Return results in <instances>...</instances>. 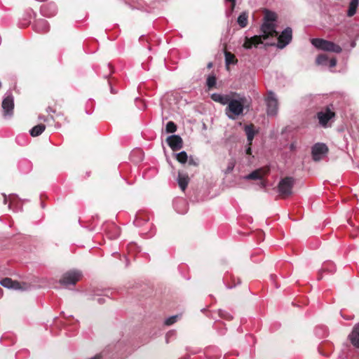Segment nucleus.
Wrapping results in <instances>:
<instances>
[{
    "label": "nucleus",
    "instance_id": "obj_1",
    "mask_svg": "<svg viewBox=\"0 0 359 359\" xmlns=\"http://www.w3.org/2000/svg\"><path fill=\"white\" fill-rule=\"evenodd\" d=\"M245 98L244 97L239 99H229L226 108V114L231 118L234 119L235 116L241 115L244 109V103Z\"/></svg>",
    "mask_w": 359,
    "mask_h": 359
},
{
    "label": "nucleus",
    "instance_id": "obj_2",
    "mask_svg": "<svg viewBox=\"0 0 359 359\" xmlns=\"http://www.w3.org/2000/svg\"><path fill=\"white\" fill-rule=\"evenodd\" d=\"M311 42L318 50L336 53H340L342 51V48L339 45L330 41L316 38L312 39Z\"/></svg>",
    "mask_w": 359,
    "mask_h": 359
},
{
    "label": "nucleus",
    "instance_id": "obj_3",
    "mask_svg": "<svg viewBox=\"0 0 359 359\" xmlns=\"http://www.w3.org/2000/svg\"><path fill=\"white\" fill-rule=\"evenodd\" d=\"M81 273L77 270L69 271L63 274L60 283L65 287L74 285L81 278Z\"/></svg>",
    "mask_w": 359,
    "mask_h": 359
},
{
    "label": "nucleus",
    "instance_id": "obj_4",
    "mask_svg": "<svg viewBox=\"0 0 359 359\" xmlns=\"http://www.w3.org/2000/svg\"><path fill=\"white\" fill-rule=\"evenodd\" d=\"M265 102L267 115L270 116H276L278 111V102L275 93L272 91L269 92Z\"/></svg>",
    "mask_w": 359,
    "mask_h": 359
},
{
    "label": "nucleus",
    "instance_id": "obj_5",
    "mask_svg": "<svg viewBox=\"0 0 359 359\" xmlns=\"http://www.w3.org/2000/svg\"><path fill=\"white\" fill-rule=\"evenodd\" d=\"M294 180L291 177H286L282 179L278 184V192L283 197L289 196L292 194Z\"/></svg>",
    "mask_w": 359,
    "mask_h": 359
},
{
    "label": "nucleus",
    "instance_id": "obj_6",
    "mask_svg": "<svg viewBox=\"0 0 359 359\" xmlns=\"http://www.w3.org/2000/svg\"><path fill=\"white\" fill-rule=\"evenodd\" d=\"M1 107L4 111V116H11L13 114L14 97L11 92H7L3 99Z\"/></svg>",
    "mask_w": 359,
    "mask_h": 359
},
{
    "label": "nucleus",
    "instance_id": "obj_7",
    "mask_svg": "<svg viewBox=\"0 0 359 359\" xmlns=\"http://www.w3.org/2000/svg\"><path fill=\"white\" fill-rule=\"evenodd\" d=\"M327 152L328 147L324 143H316L311 148L312 158L315 161L322 160Z\"/></svg>",
    "mask_w": 359,
    "mask_h": 359
},
{
    "label": "nucleus",
    "instance_id": "obj_8",
    "mask_svg": "<svg viewBox=\"0 0 359 359\" xmlns=\"http://www.w3.org/2000/svg\"><path fill=\"white\" fill-rule=\"evenodd\" d=\"M292 39V28L286 27L279 35L278 38L277 47L280 49L284 48L288 45Z\"/></svg>",
    "mask_w": 359,
    "mask_h": 359
},
{
    "label": "nucleus",
    "instance_id": "obj_9",
    "mask_svg": "<svg viewBox=\"0 0 359 359\" xmlns=\"http://www.w3.org/2000/svg\"><path fill=\"white\" fill-rule=\"evenodd\" d=\"M261 31L262 34L259 36H261L262 40H266L270 36L277 35L276 25L272 22H264L261 27Z\"/></svg>",
    "mask_w": 359,
    "mask_h": 359
},
{
    "label": "nucleus",
    "instance_id": "obj_10",
    "mask_svg": "<svg viewBox=\"0 0 359 359\" xmlns=\"http://www.w3.org/2000/svg\"><path fill=\"white\" fill-rule=\"evenodd\" d=\"M334 112L331 111L328 107H327L325 111L318 112L317 118L318 119L319 124L324 128L327 127L329 121L334 118Z\"/></svg>",
    "mask_w": 359,
    "mask_h": 359
},
{
    "label": "nucleus",
    "instance_id": "obj_11",
    "mask_svg": "<svg viewBox=\"0 0 359 359\" xmlns=\"http://www.w3.org/2000/svg\"><path fill=\"white\" fill-rule=\"evenodd\" d=\"M167 143L172 151H178L183 147L182 137L177 135H172L167 138Z\"/></svg>",
    "mask_w": 359,
    "mask_h": 359
},
{
    "label": "nucleus",
    "instance_id": "obj_12",
    "mask_svg": "<svg viewBox=\"0 0 359 359\" xmlns=\"http://www.w3.org/2000/svg\"><path fill=\"white\" fill-rule=\"evenodd\" d=\"M41 13L48 18H50L54 16L57 11V6L55 3L49 2L45 4H43L41 7Z\"/></svg>",
    "mask_w": 359,
    "mask_h": 359
},
{
    "label": "nucleus",
    "instance_id": "obj_13",
    "mask_svg": "<svg viewBox=\"0 0 359 359\" xmlns=\"http://www.w3.org/2000/svg\"><path fill=\"white\" fill-rule=\"evenodd\" d=\"M0 284L8 289H14V290H25L27 289V287H22L21 283L18 281H13L10 278H3L0 281Z\"/></svg>",
    "mask_w": 359,
    "mask_h": 359
},
{
    "label": "nucleus",
    "instance_id": "obj_14",
    "mask_svg": "<svg viewBox=\"0 0 359 359\" xmlns=\"http://www.w3.org/2000/svg\"><path fill=\"white\" fill-rule=\"evenodd\" d=\"M33 27L39 33H46L49 30V25L45 19L36 20L34 23Z\"/></svg>",
    "mask_w": 359,
    "mask_h": 359
},
{
    "label": "nucleus",
    "instance_id": "obj_15",
    "mask_svg": "<svg viewBox=\"0 0 359 359\" xmlns=\"http://www.w3.org/2000/svg\"><path fill=\"white\" fill-rule=\"evenodd\" d=\"M173 206L175 210L179 214H185L188 210V205L184 198H177L173 201Z\"/></svg>",
    "mask_w": 359,
    "mask_h": 359
},
{
    "label": "nucleus",
    "instance_id": "obj_16",
    "mask_svg": "<svg viewBox=\"0 0 359 359\" xmlns=\"http://www.w3.org/2000/svg\"><path fill=\"white\" fill-rule=\"evenodd\" d=\"M263 43L261 36H254L251 38L245 37L243 46L246 49H250L252 46L257 47Z\"/></svg>",
    "mask_w": 359,
    "mask_h": 359
},
{
    "label": "nucleus",
    "instance_id": "obj_17",
    "mask_svg": "<svg viewBox=\"0 0 359 359\" xmlns=\"http://www.w3.org/2000/svg\"><path fill=\"white\" fill-rule=\"evenodd\" d=\"M348 339L353 346L359 348V323L354 325Z\"/></svg>",
    "mask_w": 359,
    "mask_h": 359
},
{
    "label": "nucleus",
    "instance_id": "obj_18",
    "mask_svg": "<svg viewBox=\"0 0 359 359\" xmlns=\"http://www.w3.org/2000/svg\"><path fill=\"white\" fill-rule=\"evenodd\" d=\"M189 182V177L188 175L184 172H178V177H177V182L179 184V187L182 191H184L186 188L187 187V185Z\"/></svg>",
    "mask_w": 359,
    "mask_h": 359
},
{
    "label": "nucleus",
    "instance_id": "obj_19",
    "mask_svg": "<svg viewBox=\"0 0 359 359\" xmlns=\"http://www.w3.org/2000/svg\"><path fill=\"white\" fill-rule=\"evenodd\" d=\"M210 97L213 101L219 102L223 105L227 104L230 99L229 95H222L219 93H212Z\"/></svg>",
    "mask_w": 359,
    "mask_h": 359
},
{
    "label": "nucleus",
    "instance_id": "obj_20",
    "mask_svg": "<svg viewBox=\"0 0 359 359\" xmlns=\"http://www.w3.org/2000/svg\"><path fill=\"white\" fill-rule=\"evenodd\" d=\"M263 177L262 169H257L250 174L243 177L245 180H262Z\"/></svg>",
    "mask_w": 359,
    "mask_h": 359
},
{
    "label": "nucleus",
    "instance_id": "obj_21",
    "mask_svg": "<svg viewBox=\"0 0 359 359\" xmlns=\"http://www.w3.org/2000/svg\"><path fill=\"white\" fill-rule=\"evenodd\" d=\"M244 130L247 136L248 144L251 145L255 135L254 127L252 125H246Z\"/></svg>",
    "mask_w": 359,
    "mask_h": 359
},
{
    "label": "nucleus",
    "instance_id": "obj_22",
    "mask_svg": "<svg viewBox=\"0 0 359 359\" xmlns=\"http://www.w3.org/2000/svg\"><path fill=\"white\" fill-rule=\"evenodd\" d=\"M237 23L241 28L247 27L248 23V13L245 11L241 13L237 18Z\"/></svg>",
    "mask_w": 359,
    "mask_h": 359
},
{
    "label": "nucleus",
    "instance_id": "obj_23",
    "mask_svg": "<svg viewBox=\"0 0 359 359\" xmlns=\"http://www.w3.org/2000/svg\"><path fill=\"white\" fill-rule=\"evenodd\" d=\"M46 129V126L44 124H38L33 127L30 130L29 133L32 137H37L40 135Z\"/></svg>",
    "mask_w": 359,
    "mask_h": 359
},
{
    "label": "nucleus",
    "instance_id": "obj_24",
    "mask_svg": "<svg viewBox=\"0 0 359 359\" xmlns=\"http://www.w3.org/2000/svg\"><path fill=\"white\" fill-rule=\"evenodd\" d=\"M225 63L226 66L236 63L237 60L233 54L230 52H225Z\"/></svg>",
    "mask_w": 359,
    "mask_h": 359
},
{
    "label": "nucleus",
    "instance_id": "obj_25",
    "mask_svg": "<svg viewBox=\"0 0 359 359\" xmlns=\"http://www.w3.org/2000/svg\"><path fill=\"white\" fill-rule=\"evenodd\" d=\"M328 57L325 54H320L316 57V64L322 66H327Z\"/></svg>",
    "mask_w": 359,
    "mask_h": 359
},
{
    "label": "nucleus",
    "instance_id": "obj_26",
    "mask_svg": "<svg viewBox=\"0 0 359 359\" xmlns=\"http://www.w3.org/2000/svg\"><path fill=\"white\" fill-rule=\"evenodd\" d=\"M176 159L181 163L184 164L187 162L188 156L186 151H182L176 154Z\"/></svg>",
    "mask_w": 359,
    "mask_h": 359
},
{
    "label": "nucleus",
    "instance_id": "obj_27",
    "mask_svg": "<svg viewBox=\"0 0 359 359\" xmlns=\"http://www.w3.org/2000/svg\"><path fill=\"white\" fill-rule=\"evenodd\" d=\"M276 20V13L267 11L265 13L264 16V22H272L274 23V22Z\"/></svg>",
    "mask_w": 359,
    "mask_h": 359
},
{
    "label": "nucleus",
    "instance_id": "obj_28",
    "mask_svg": "<svg viewBox=\"0 0 359 359\" xmlns=\"http://www.w3.org/2000/svg\"><path fill=\"white\" fill-rule=\"evenodd\" d=\"M217 314L220 318L226 320H231L233 319V316L229 313L222 309H219L217 311Z\"/></svg>",
    "mask_w": 359,
    "mask_h": 359
},
{
    "label": "nucleus",
    "instance_id": "obj_29",
    "mask_svg": "<svg viewBox=\"0 0 359 359\" xmlns=\"http://www.w3.org/2000/svg\"><path fill=\"white\" fill-rule=\"evenodd\" d=\"M177 130V126L173 121H168L165 126V131L168 133H173Z\"/></svg>",
    "mask_w": 359,
    "mask_h": 359
},
{
    "label": "nucleus",
    "instance_id": "obj_30",
    "mask_svg": "<svg viewBox=\"0 0 359 359\" xmlns=\"http://www.w3.org/2000/svg\"><path fill=\"white\" fill-rule=\"evenodd\" d=\"M206 84L209 88H212L216 85V77L213 75H210L207 78Z\"/></svg>",
    "mask_w": 359,
    "mask_h": 359
},
{
    "label": "nucleus",
    "instance_id": "obj_31",
    "mask_svg": "<svg viewBox=\"0 0 359 359\" xmlns=\"http://www.w3.org/2000/svg\"><path fill=\"white\" fill-rule=\"evenodd\" d=\"M323 270L332 273L335 271V266L332 262H327L323 264Z\"/></svg>",
    "mask_w": 359,
    "mask_h": 359
},
{
    "label": "nucleus",
    "instance_id": "obj_32",
    "mask_svg": "<svg viewBox=\"0 0 359 359\" xmlns=\"http://www.w3.org/2000/svg\"><path fill=\"white\" fill-rule=\"evenodd\" d=\"M235 165H236L235 160H233V159L229 160L228 162V164H227V167L224 171L225 174L231 173L233 170Z\"/></svg>",
    "mask_w": 359,
    "mask_h": 359
},
{
    "label": "nucleus",
    "instance_id": "obj_33",
    "mask_svg": "<svg viewBox=\"0 0 359 359\" xmlns=\"http://www.w3.org/2000/svg\"><path fill=\"white\" fill-rule=\"evenodd\" d=\"M229 3H230V6L226 11V15L227 17H230L233 14V11L235 9V7H236V1H231V2H229Z\"/></svg>",
    "mask_w": 359,
    "mask_h": 359
},
{
    "label": "nucleus",
    "instance_id": "obj_34",
    "mask_svg": "<svg viewBox=\"0 0 359 359\" xmlns=\"http://www.w3.org/2000/svg\"><path fill=\"white\" fill-rule=\"evenodd\" d=\"M178 317L179 316L176 315V316H170V317L166 318L165 320V324L166 325H171L174 324L177 321Z\"/></svg>",
    "mask_w": 359,
    "mask_h": 359
},
{
    "label": "nucleus",
    "instance_id": "obj_35",
    "mask_svg": "<svg viewBox=\"0 0 359 359\" xmlns=\"http://www.w3.org/2000/svg\"><path fill=\"white\" fill-rule=\"evenodd\" d=\"M187 162H188L189 165H194V166H197L198 165V158H194L191 156H189V158H188Z\"/></svg>",
    "mask_w": 359,
    "mask_h": 359
},
{
    "label": "nucleus",
    "instance_id": "obj_36",
    "mask_svg": "<svg viewBox=\"0 0 359 359\" xmlns=\"http://www.w3.org/2000/svg\"><path fill=\"white\" fill-rule=\"evenodd\" d=\"M175 334H176V332L174 330H172V331H170L168 332L166 335H165V340H166V342L168 343L169 342V340L170 338L172 337H175Z\"/></svg>",
    "mask_w": 359,
    "mask_h": 359
},
{
    "label": "nucleus",
    "instance_id": "obj_37",
    "mask_svg": "<svg viewBox=\"0 0 359 359\" xmlns=\"http://www.w3.org/2000/svg\"><path fill=\"white\" fill-rule=\"evenodd\" d=\"M337 65V60L336 58L333 57L330 60L328 59L327 66L330 67H334Z\"/></svg>",
    "mask_w": 359,
    "mask_h": 359
},
{
    "label": "nucleus",
    "instance_id": "obj_38",
    "mask_svg": "<svg viewBox=\"0 0 359 359\" xmlns=\"http://www.w3.org/2000/svg\"><path fill=\"white\" fill-rule=\"evenodd\" d=\"M356 9L357 8H351L349 6L348 12H347V15L348 17H351V16L354 15L356 12Z\"/></svg>",
    "mask_w": 359,
    "mask_h": 359
},
{
    "label": "nucleus",
    "instance_id": "obj_39",
    "mask_svg": "<svg viewBox=\"0 0 359 359\" xmlns=\"http://www.w3.org/2000/svg\"><path fill=\"white\" fill-rule=\"evenodd\" d=\"M359 4V0H351L349 4V6L351 8H357Z\"/></svg>",
    "mask_w": 359,
    "mask_h": 359
},
{
    "label": "nucleus",
    "instance_id": "obj_40",
    "mask_svg": "<svg viewBox=\"0 0 359 359\" xmlns=\"http://www.w3.org/2000/svg\"><path fill=\"white\" fill-rule=\"evenodd\" d=\"M248 148L246 149L245 150V153L246 154L248 155H252V149H251V145H249L248 144Z\"/></svg>",
    "mask_w": 359,
    "mask_h": 359
},
{
    "label": "nucleus",
    "instance_id": "obj_41",
    "mask_svg": "<svg viewBox=\"0 0 359 359\" xmlns=\"http://www.w3.org/2000/svg\"><path fill=\"white\" fill-rule=\"evenodd\" d=\"M96 300H97V303H99L100 304H103L105 302V299L104 297H98V298H97Z\"/></svg>",
    "mask_w": 359,
    "mask_h": 359
},
{
    "label": "nucleus",
    "instance_id": "obj_42",
    "mask_svg": "<svg viewBox=\"0 0 359 359\" xmlns=\"http://www.w3.org/2000/svg\"><path fill=\"white\" fill-rule=\"evenodd\" d=\"M341 316H342V318H344V319L348 320H352L353 318V316H348H348H344L342 314H341Z\"/></svg>",
    "mask_w": 359,
    "mask_h": 359
},
{
    "label": "nucleus",
    "instance_id": "obj_43",
    "mask_svg": "<svg viewBox=\"0 0 359 359\" xmlns=\"http://www.w3.org/2000/svg\"><path fill=\"white\" fill-rule=\"evenodd\" d=\"M46 111H47V112H48V113H50V112H54V110H53L51 107H48L46 109Z\"/></svg>",
    "mask_w": 359,
    "mask_h": 359
},
{
    "label": "nucleus",
    "instance_id": "obj_44",
    "mask_svg": "<svg viewBox=\"0 0 359 359\" xmlns=\"http://www.w3.org/2000/svg\"><path fill=\"white\" fill-rule=\"evenodd\" d=\"M39 118L40 120H43V121H47V118L45 116H39Z\"/></svg>",
    "mask_w": 359,
    "mask_h": 359
},
{
    "label": "nucleus",
    "instance_id": "obj_45",
    "mask_svg": "<svg viewBox=\"0 0 359 359\" xmlns=\"http://www.w3.org/2000/svg\"><path fill=\"white\" fill-rule=\"evenodd\" d=\"M3 195H4V204H6V203H7V196L5 194H3Z\"/></svg>",
    "mask_w": 359,
    "mask_h": 359
},
{
    "label": "nucleus",
    "instance_id": "obj_46",
    "mask_svg": "<svg viewBox=\"0 0 359 359\" xmlns=\"http://www.w3.org/2000/svg\"><path fill=\"white\" fill-rule=\"evenodd\" d=\"M290 148L291 150L294 149L295 148L294 144H291Z\"/></svg>",
    "mask_w": 359,
    "mask_h": 359
},
{
    "label": "nucleus",
    "instance_id": "obj_47",
    "mask_svg": "<svg viewBox=\"0 0 359 359\" xmlns=\"http://www.w3.org/2000/svg\"><path fill=\"white\" fill-rule=\"evenodd\" d=\"M24 163L27 165V166L29 167V169L31 167L29 162L25 161Z\"/></svg>",
    "mask_w": 359,
    "mask_h": 359
},
{
    "label": "nucleus",
    "instance_id": "obj_48",
    "mask_svg": "<svg viewBox=\"0 0 359 359\" xmlns=\"http://www.w3.org/2000/svg\"><path fill=\"white\" fill-rule=\"evenodd\" d=\"M134 224H135L136 225H139L138 220L137 219L135 220Z\"/></svg>",
    "mask_w": 359,
    "mask_h": 359
},
{
    "label": "nucleus",
    "instance_id": "obj_49",
    "mask_svg": "<svg viewBox=\"0 0 359 359\" xmlns=\"http://www.w3.org/2000/svg\"><path fill=\"white\" fill-rule=\"evenodd\" d=\"M235 286H236V285H231V286H226V287L229 288V289H231V288H232V287H233Z\"/></svg>",
    "mask_w": 359,
    "mask_h": 359
},
{
    "label": "nucleus",
    "instance_id": "obj_50",
    "mask_svg": "<svg viewBox=\"0 0 359 359\" xmlns=\"http://www.w3.org/2000/svg\"><path fill=\"white\" fill-rule=\"evenodd\" d=\"M318 330H319L318 328H316V334H318V335H319Z\"/></svg>",
    "mask_w": 359,
    "mask_h": 359
},
{
    "label": "nucleus",
    "instance_id": "obj_51",
    "mask_svg": "<svg viewBox=\"0 0 359 359\" xmlns=\"http://www.w3.org/2000/svg\"><path fill=\"white\" fill-rule=\"evenodd\" d=\"M227 2L236 1V0H225Z\"/></svg>",
    "mask_w": 359,
    "mask_h": 359
},
{
    "label": "nucleus",
    "instance_id": "obj_52",
    "mask_svg": "<svg viewBox=\"0 0 359 359\" xmlns=\"http://www.w3.org/2000/svg\"><path fill=\"white\" fill-rule=\"evenodd\" d=\"M208 67L209 68H210V67H212V63H209V64H208Z\"/></svg>",
    "mask_w": 359,
    "mask_h": 359
},
{
    "label": "nucleus",
    "instance_id": "obj_53",
    "mask_svg": "<svg viewBox=\"0 0 359 359\" xmlns=\"http://www.w3.org/2000/svg\"><path fill=\"white\" fill-rule=\"evenodd\" d=\"M111 92L114 93V89L112 88H111Z\"/></svg>",
    "mask_w": 359,
    "mask_h": 359
},
{
    "label": "nucleus",
    "instance_id": "obj_54",
    "mask_svg": "<svg viewBox=\"0 0 359 359\" xmlns=\"http://www.w3.org/2000/svg\"><path fill=\"white\" fill-rule=\"evenodd\" d=\"M262 187H265V184H264V182H262Z\"/></svg>",
    "mask_w": 359,
    "mask_h": 359
}]
</instances>
